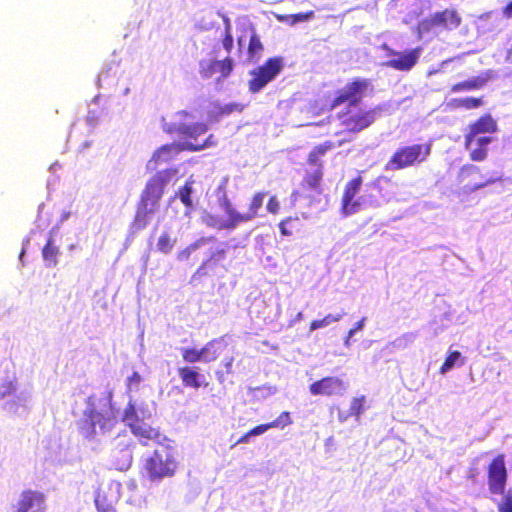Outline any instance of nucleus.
<instances>
[{"mask_svg": "<svg viewBox=\"0 0 512 512\" xmlns=\"http://www.w3.org/2000/svg\"><path fill=\"white\" fill-rule=\"evenodd\" d=\"M313 15H314V12L309 11L307 13L295 14V15H293V17H294V21L296 22V21H306V20L310 19Z\"/></svg>", "mask_w": 512, "mask_h": 512, "instance_id": "48", "label": "nucleus"}, {"mask_svg": "<svg viewBox=\"0 0 512 512\" xmlns=\"http://www.w3.org/2000/svg\"><path fill=\"white\" fill-rule=\"evenodd\" d=\"M457 363H458V365H463L464 364V359H463L461 353L459 351H452V352H450L446 356L443 364L440 367V370H439L440 373L444 374V373L448 372Z\"/></svg>", "mask_w": 512, "mask_h": 512, "instance_id": "32", "label": "nucleus"}, {"mask_svg": "<svg viewBox=\"0 0 512 512\" xmlns=\"http://www.w3.org/2000/svg\"><path fill=\"white\" fill-rule=\"evenodd\" d=\"M249 37V43L247 47L248 61L256 63L262 56L264 51V45L260 39V36L256 33L255 28L252 25H248L243 28V34L238 37V45H242V39L244 36Z\"/></svg>", "mask_w": 512, "mask_h": 512, "instance_id": "19", "label": "nucleus"}, {"mask_svg": "<svg viewBox=\"0 0 512 512\" xmlns=\"http://www.w3.org/2000/svg\"><path fill=\"white\" fill-rule=\"evenodd\" d=\"M244 106L239 103H230L218 108L217 114L219 116L229 115L233 112H242Z\"/></svg>", "mask_w": 512, "mask_h": 512, "instance_id": "40", "label": "nucleus"}, {"mask_svg": "<svg viewBox=\"0 0 512 512\" xmlns=\"http://www.w3.org/2000/svg\"><path fill=\"white\" fill-rule=\"evenodd\" d=\"M326 326H328V323L325 318L313 320L310 322V331H314Z\"/></svg>", "mask_w": 512, "mask_h": 512, "instance_id": "46", "label": "nucleus"}, {"mask_svg": "<svg viewBox=\"0 0 512 512\" xmlns=\"http://www.w3.org/2000/svg\"><path fill=\"white\" fill-rule=\"evenodd\" d=\"M488 80L489 76L487 74L475 76L470 79L453 84L450 88V91L453 93H459L479 90L486 86Z\"/></svg>", "mask_w": 512, "mask_h": 512, "instance_id": "25", "label": "nucleus"}, {"mask_svg": "<svg viewBox=\"0 0 512 512\" xmlns=\"http://www.w3.org/2000/svg\"><path fill=\"white\" fill-rule=\"evenodd\" d=\"M430 153V143L400 146L386 162L385 170L395 171L417 166L426 161Z\"/></svg>", "mask_w": 512, "mask_h": 512, "instance_id": "6", "label": "nucleus"}, {"mask_svg": "<svg viewBox=\"0 0 512 512\" xmlns=\"http://www.w3.org/2000/svg\"><path fill=\"white\" fill-rule=\"evenodd\" d=\"M234 357H225L221 363L222 369L215 372L216 378L220 383L225 381V377L233 373Z\"/></svg>", "mask_w": 512, "mask_h": 512, "instance_id": "36", "label": "nucleus"}, {"mask_svg": "<svg viewBox=\"0 0 512 512\" xmlns=\"http://www.w3.org/2000/svg\"><path fill=\"white\" fill-rule=\"evenodd\" d=\"M292 423L289 412L285 411L282 412L279 417L272 422L260 424L255 426L254 428L250 429V434L252 436H258L266 432L267 430L271 428H277V427H285L287 425H290Z\"/></svg>", "mask_w": 512, "mask_h": 512, "instance_id": "27", "label": "nucleus"}, {"mask_svg": "<svg viewBox=\"0 0 512 512\" xmlns=\"http://www.w3.org/2000/svg\"><path fill=\"white\" fill-rule=\"evenodd\" d=\"M336 145L334 142L327 140L323 143H320L312 148V150L307 155V163L311 166L316 167L315 169L322 168L324 171V165L321 158L331 149L335 148Z\"/></svg>", "mask_w": 512, "mask_h": 512, "instance_id": "24", "label": "nucleus"}, {"mask_svg": "<svg viewBox=\"0 0 512 512\" xmlns=\"http://www.w3.org/2000/svg\"><path fill=\"white\" fill-rule=\"evenodd\" d=\"M193 180H186L184 185L178 189L176 192V197L179 198V200L182 202V204L189 210L193 209L194 204L192 201V194H193Z\"/></svg>", "mask_w": 512, "mask_h": 512, "instance_id": "30", "label": "nucleus"}, {"mask_svg": "<svg viewBox=\"0 0 512 512\" xmlns=\"http://www.w3.org/2000/svg\"><path fill=\"white\" fill-rule=\"evenodd\" d=\"M343 316H344V313H339V314H336V315L328 314L324 318L326 319L328 325H330L333 322L340 321Z\"/></svg>", "mask_w": 512, "mask_h": 512, "instance_id": "49", "label": "nucleus"}, {"mask_svg": "<svg viewBox=\"0 0 512 512\" xmlns=\"http://www.w3.org/2000/svg\"><path fill=\"white\" fill-rule=\"evenodd\" d=\"M457 181L459 187L456 193L460 200H464L470 193L493 182V180H485L481 170L474 165H464L457 175Z\"/></svg>", "mask_w": 512, "mask_h": 512, "instance_id": "11", "label": "nucleus"}, {"mask_svg": "<svg viewBox=\"0 0 512 512\" xmlns=\"http://www.w3.org/2000/svg\"><path fill=\"white\" fill-rule=\"evenodd\" d=\"M217 144V140L213 134H210L204 141L201 143H193V142H174L171 144H166L158 148L152 155L150 162H154L155 164L168 162L173 159L176 155H178L182 151H201L206 148L214 147Z\"/></svg>", "mask_w": 512, "mask_h": 512, "instance_id": "9", "label": "nucleus"}, {"mask_svg": "<svg viewBox=\"0 0 512 512\" xmlns=\"http://www.w3.org/2000/svg\"><path fill=\"white\" fill-rule=\"evenodd\" d=\"M372 91V80L363 77H353L343 87L335 91L334 97L329 102V109L333 110L347 104L337 113V119L345 132L358 134L375 122L377 108L358 107L364 96Z\"/></svg>", "mask_w": 512, "mask_h": 512, "instance_id": "1", "label": "nucleus"}, {"mask_svg": "<svg viewBox=\"0 0 512 512\" xmlns=\"http://www.w3.org/2000/svg\"><path fill=\"white\" fill-rule=\"evenodd\" d=\"M265 196V192H256L251 197L248 209L245 213H240L236 210V219L239 224L249 222L258 216L259 210L263 206Z\"/></svg>", "mask_w": 512, "mask_h": 512, "instance_id": "23", "label": "nucleus"}, {"mask_svg": "<svg viewBox=\"0 0 512 512\" xmlns=\"http://www.w3.org/2000/svg\"><path fill=\"white\" fill-rule=\"evenodd\" d=\"M361 174L362 172L349 180L344 187L341 198V212L344 216L356 213L361 207L360 201L355 199V196L360 191L363 182Z\"/></svg>", "mask_w": 512, "mask_h": 512, "instance_id": "14", "label": "nucleus"}, {"mask_svg": "<svg viewBox=\"0 0 512 512\" xmlns=\"http://www.w3.org/2000/svg\"><path fill=\"white\" fill-rule=\"evenodd\" d=\"M129 428L132 434L137 437L139 442L144 446H147L150 441H159L160 432L158 429L151 427L149 424L144 422L143 419L130 423Z\"/></svg>", "mask_w": 512, "mask_h": 512, "instance_id": "21", "label": "nucleus"}, {"mask_svg": "<svg viewBox=\"0 0 512 512\" xmlns=\"http://www.w3.org/2000/svg\"><path fill=\"white\" fill-rule=\"evenodd\" d=\"M117 423V411L110 402L100 405L92 401V397H89L87 408L79 420L78 428L85 437L91 438L96 435L97 426L102 432H107L111 431Z\"/></svg>", "mask_w": 512, "mask_h": 512, "instance_id": "4", "label": "nucleus"}, {"mask_svg": "<svg viewBox=\"0 0 512 512\" xmlns=\"http://www.w3.org/2000/svg\"><path fill=\"white\" fill-rule=\"evenodd\" d=\"M365 320L366 318L363 317L362 319L355 323L354 327L348 331V338L352 337L358 330H361L363 328Z\"/></svg>", "mask_w": 512, "mask_h": 512, "instance_id": "47", "label": "nucleus"}, {"mask_svg": "<svg viewBox=\"0 0 512 512\" xmlns=\"http://www.w3.org/2000/svg\"><path fill=\"white\" fill-rule=\"evenodd\" d=\"M267 211L271 214H278L280 210L279 201L277 200L276 196H271L267 203Z\"/></svg>", "mask_w": 512, "mask_h": 512, "instance_id": "44", "label": "nucleus"}, {"mask_svg": "<svg viewBox=\"0 0 512 512\" xmlns=\"http://www.w3.org/2000/svg\"><path fill=\"white\" fill-rule=\"evenodd\" d=\"M136 420L141 419L137 415L135 405L129 402L124 410L123 421L126 422L128 427H130V423H133Z\"/></svg>", "mask_w": 512, "mask_h": 512, "instance_id": "39", "label": "nucleus"}, {"mask_svg": "<svg viewBox=\"0 0 512 512\" xmlns=\"http://www.w3.org/2000/svg\"><path fill=\"white\" fill-rule=\"evenodd\" d=\"M502 14L505 18L512 19V0L503 7Z\"/></svg>", "mask_w": 512, "mask_h": 512, "instance_id": "50", "label": "nucleus"}, {"mask_svg": "<svg viewBox=\"0 0 512 512\" xmlns=\"http://www.w3.org/2000/svg\"><path fill=\"white\" fill-rule=\"evenodd\" d=\"M487 478L492 494L504 493L508 478L504 454H498L491 460L487 467Z\"/></svg>", "mask_w": 512, "mask_h": 512, "instance_id": "12", "label": "nucleus"}, {"mask_svg": "<svg viewBox=\"0 0 512 512\" xmlns=\"http://www.w3.org/2000/svg\"><path fill=\"white\" fill-rule=\"evenodd\" d=\"M59 248L54 244V239L49 236L42 248V257L48 267H55L58 264Z\"/></svg>", "mask_w": 512, "mask_h": 512, "instance_id": "28", "label": "nucleus"}, {"mask_svg": "<svg viewBox=\"0 0 512 512\" xmlns=\"http://www.w3.org/2000/svg\"><path fill=\"white\" fill-rule=\"evenodd\" d=\"M365 400V396L353 398L349 408V415L354 416L358 420L364 412Z\"/></svg>", "mask_w": 512, "mask_h": 512, "instance_id": "37", "label": "nucleus"}, {"mask_svg": "<svg viewBox=\"0 0 512 512\" xmlns=\"http://www.w3.org/2000/svg\"><path fill=\"white\" fill-rule=\"evenodd\" d=\"M381 180H384L385 182L389 183L390 182V179L388 178H385V177H379L377 178L376 180H374L373 182L370 183V186L375 188V189H378L380 190V181Z\"/></svg>", "mask_w": 512, "mask_h": 512, "instance_id": "52", "label": "nucleus"}, {"mask_svg": "<svg viewBox=\"0 0 512 512\" xmlns=\"http://www.w3.org/2000/svg\"><path fill=\"white\" fill-rule=\"evenodd\" d=\"M218 340H212L206 343L202 348L196 349L192 347H185L181 349V355L185 362H213L220 354V346Z\"/></svg>", "mask_w": 512, "mask_h": 512, "instance_id": "13", "label": "nucleus"}, {"mask_svg": "<svg viewBox=\"0 0 512 512\" xmlns=\"http://www.w3.org/2000/svg\"><path fill=\"white\" fill-rule=\"evenodd\" d=\"M141 381H142V376L137 371H134L132 373V375L129 376L126 380L127 391L131 392L133 390H137Z\"/></svg>", "mask_w": 512, "mask_h": 512, "instance_id": "42", "label": "nucleus"}, {"mask_svg": "<svg viewBox=\"0 0 512 512\" xmlns=\"http://www.w3.org/2000/svg\"><path fill=\"white\" fill-rule=\"evenodd\" d=\"M250 437H252V435L250 434V431H247L231 447L233 448V447H235L238 444L249 442Z\"/></svg>", "mask_w": 512, "mask_h": 512, "instance_id": "51", "label": "nucleus"}, {"mask_svg": "<svg viewBox=\"0 0 512 512\" xmlns=\"http://www.w3.org/2000/svg\"><path fill=\"white\" fill-rule=\"evenodd\" d=\"M483 101L481 98L476 97H466L454 99L452 101V106L455 108H464L467 110L475 109L482 106Z\"/></svg>", "mask_w": 512, "mask_h": 512, "instance_id": "34", "label": "nucleus"}, {"mask_svg": "<svg viewBox=\"0 0 512 512\" xmlns=\"http://www.w3.org/2000/svg\"><path fill=\"white\" fill-rule=\"evenodd\" d=\"M499 512H512V494L508 493L504 496L501 503L498 504Z\"/></svg>", "mask_w": 512, "mask_h": 512, "instance_id": "43", "label": "nucleus"}, {"mask_svg": "<svg viewBox=\"0 0 512 512\" xmlns=\"http://www.w3.org/2000/svg\"><path fill=\"white\" fill-rule=\"evenodd\" d=\"M301 316H302V313H298L297 317L301 318Z\"/></svg>", "mask_w": 512, "mask_h": 512, "instance_id": "53", "label": "nucleus"}, {"mask_svg": "<svg viewBox=\"0 0 512 512\" xmlns=\"http://www.w3.org/2000/svg\"><path fill=\"white\" fill-rule=\"evenodd\" d=\"M299 218L298 217H287L280 221L278 224L281 235L291 236L295 231L298 230Z\"/></svg>", "mask_w": 512, "mask_h": 512, "instance_id": "33", "label": "nucleus"}, {"mask_svg": "<svg viewBox=\"0 0 512 512\" xmlns=\"http://www.w3.org/2000/svg\"><path fill=\"white\" fill-rule=\"evenodd\" d=\"M226 248L220 247L214 251H210L208 257L204 259L196 271L191 276L190 282H199L203 277L209 275V271L212 270L217 264L221 261H224L226 258Z\"/></svg>", "mask_w": 512, "mask_h": 512, "instance_id": "20", "label": "nucleus"}, {"mask_svg": "<svg viewBox=\"0 0 512 512\" xmlns=\"http://www.w3.org/2000/svg\"><path fill=\"white\" fill-rule=\"evenodd\" d=\"M176 244V238L172 237L168 232H162L156 243L157 250L163 254H169L172 252Z\"/></svg>", "mask_w": 512, "mask_h": 512, "instance_id": "31", "label": "nucleus"}, {"mask_svg": "<svg viewBox=\"0 0 512 512\" xmlns=\"http://www.w3.org/2000/svg\"><path fill=\"white\" fill-rule=\"evenodd\" d=\"M215 241H216V238H215V236H212V235L200 237V238L196 239L195 241H193L192 243H190L189 245H187L182 250H180L177 253L176 258L180 262L188 261L193 252H195L202 246H204L208 243L215 242Z\"/></svg>", "mask_w": 512, "mask_h": 512, "instance_id": "26", "label": "nucleus"}, {"mask_svg": "<svg viewBox=\"0 0 512 512\" xmlns=\"http://www.w3.org/2000/svg\"><path fill=\"white\" fill-rule=\"evenodd\" d=\"M498 125L490 114H484L471 122L464 134V147L469 151V158L475 162H482L488 156V145L493 137L487 134L497 132Z\"/></svg>", "mask_w": 512, "mask_h": 512, "instance_id": "3", "label": "nucleus"}, {"mask_svg": "<svg viewBox=\"0 0 512 512\" xmlns=\"http://www.w3.org/2000/svg\"><path fill=\"white\" fill-rule=\"evenodd\" d=\"M175 172L164 169L148 180L137 204L133 220L135 229L143 230L149 224L150 217L158 210L165 188Z\"/></svg>", "mask_w": 512, "mask_h": 512, "instance_id": "2", "label": "nucleus"}, {"mask_svg": "<svg viewBox=\"0 0 512 512\" xmlns=\"http://www.w3.org/2000/svg\"><path fill=\"white\" fill-rule=\"evenodd\" d=\"M221 42L224 50L229 54L232 51L234 45V38L231 32L229 21H226Z\"/></svg>", "mask_w": 512, "mask_h": 512, "instance_id": "38", "label": "nucleus"}, {"mask_svg": "<svg viewBox=\"0 0 512 512\" xmlns=\"http://www.w3.org/2000/svg\"><path fill=\"white\" fill-rule=\"evenodd\" d=\"M95 506L98 512H116L112 505L104 503L99 497L95 499Z\"/></svg>", "mask_w": 512, "mask_h": 512, "instance_id": "45", "label": "nucleus"}, {"mask_svg": "<svg viewBox=\"0 0 512 512\" xmlns=\"http://www.w3.org/2000/svg\"><path fill=\"white\" fill-rule=\"evenodd\" d=\"M208 130V125L203 122L193 124H182L178 127L177 132L187 138L196 139Z\"/></svg>", "mask_w": 512, "mask_h": 512, "instance_id": "29", "label": "nucleus"}, {"mask_svg": "<svg viewBox=\"0 0 512 512\" xmlns=\"http://www.w3.org/2000/svg\"><path fill=\"white\" fill-rule=\"evenodd\" d=\"M421 52V47L405 52L390 50L388 55L395 56V58L388 60L385 65L397 71H410L417 64Z\"/></svg>", "mask_w": 512, "mask_h": 512, "instance_id": "17", "label": "nucleus"}, {"mask_svg": "<svg viewBox=\"0 0 512 512\" xmlns=\"http://www.w3.org/2000/svg\"><path fill=\"white\" fill-rule=\"evenodd\" d=\"M347 388L346 383L333 376H326L310 384L309 391L314 396L341 395Z\"/></svg>", "mask_w": 512, "mask_h": 512, "instance_id": "16", "label": "nucleus"}, {"mask_svg": "<svg viewBox=\"0 0 512 512\" xmlns=\"http://www.w3.org/2000/svg\"><path fill=\"white\" fill-rule=\"evenodd\" d=\"M225 212L228 216L226 220L214 214H205L202 219L203 222L210 228L216 230H232L239 225L238 220L236 219V209L231 205V203L227 200L224 203Z\"/></svg>", "mask_w": 512, "mask_h": 512, "instance_id": "18", "label": "nucleus"}, {"mask_svg": "<svg viewBox=\"0 0 512 512\" xmlns=\"http://www.w3.org/2000/svg\"><path fill=\"white\" fill-rule=\"evenodd\" d=\"M45 510L46 497L44 493L31 489L23 490L13 506V512H45Z\"/></svg>", "mask_w": 512, "mask_h": 512, "instance_id": "15", "label": "nucleus"}, {"mask_svg": "<svg viewBox=\"0 0 512 512\" xmlns=\"http://www.w3.org/2000/svg\"><path fill=\"white\" fill-rule=\"evenodd\" d=\"M214 65L222 78H227L230 76L234 69V61L229 56L222 60H214Z\"/></svg>", "mask_w": 512, "mask_h": 512, "instance_id": "35", "label": "nucleus"}, {"mask_svg": "<svg viewBox=\"0 0 512 512\" xmlns=\"http://www.w3.org/2000/svg\"><path fill=\"white\" fill-rule=\"evenodd\" d=\"M462 24L460 13L454 8H447L435 12L424 19L420 27L424 32H450L458 29Z\"/></svg>", "mask_w": 512, "mask_h": 512, "instance_id": "10", "label": "nucleus"}, {"mask_svg": "<svg viewBox=\"0 0 512 512\" xmlns=\"http://www.w3.org/2000/svg\"><path fill=\"white\" fill-rule=\"evenodd\" d=\"M178 375L184 387L199 389L201 386H208V382H204V376L199 373L196 366H183L178 368Z\"/></svg>", "mask_w": 512, "mask_h": 512, "instance_id": "22", "label": "nucleus"}, {"mask_svg": "<svg viewBox=\"0 0 512 512\" xmlns=\"http://www.w3.org/2000/svg\"><path fill=\"white\" fill-rule=\"evenodd\" d=\"M323 176L322 168L307 172L300 182V188L292 191L291 199L295 202L306 199L309 206L320 204L324 197Z\"/></svg>", "mask_w": 512, "mask_h": 512, "instance_id": "7", "label": "nucleus"}, {"mask_svg": "<svg viewBox=\"0 0 512 512\" xmlns=\"http://www.w3.org/2000/svg\"><path fill=\"white\" fill-rule=\"evenodd\" d=\"M177 460L174 450L169 445L160 444L143 463L142 471L151 482L174 476Z\"/></svg>", "mask_w": 512, "mask_h": 512, "instance_id": "5", "label": "nucleus"}, {"mask_svg": "<svg viewBox=\"0 0 512 512\" xmlns=\"http://www.w3.org/2000/svg\"><path fill=\"white\" fill-rule=\"evenodd\" d=\"M217 72V68L214 65V60L210 62L200 63V75L203 78H211Z\"/></svg>", "mask_w": 512, "mask_h": 512, "instance_id": "41", "label": "nucleus"}, {"mask_svg": "<svg viewBox=\"0 0 512 512\" xmlns=\"http://www.w3.org/2000/svg\"><path fill=\"white\" fill-rule=\"evenodd\" d=\"M283 68V57L275 56L268 58L262 65L250 71V79L248 81L249 91L251 93L260 92L281 73Z\"/></svg>", "mask_w": 512, "mask_h": 512, "instance_id": "8", "label": "nucleus"}]
</instances>
